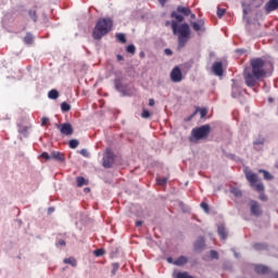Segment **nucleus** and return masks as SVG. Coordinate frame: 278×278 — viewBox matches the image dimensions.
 <instances>
[{"mask_svg": "<svg viewBox=\"0 0 278 278\" xmlns=\"http://www.w3.org/2000/svg\"><path fill=\"white\" fill-rule=\"evenodd\" d=\"M143 224H144V222H142V220H137V222H136V227H142Z\"/></svg>", "mask_w": 278, "mask_h": 278, "instance_id": "603ef678", "label": "nucleus"}, {"mask_svg": "<svg viewBox=\"0 0 278 278\" xmlns=\"http://www.w3.org/2000/svg\"><path fill=\"white\" fill-rule=\"evenodd\" d=\"M211 257H213V260H218V252L212 250L211 251Z\"/></svg>", "mask_w": 278, "mask_h": 278, "instance_id": "a18cd8bd", "label": "nucleus"}, {"mask_svg": "<svg viewBox=\"0 0 278 278\" xmlns=\"http://www.w3.org/2000/svg\"><path fill=\"white\" fill-rule=\"evenodd\" d=\"M200 206L202 207V210L205 212V214H210V205L205 202H202L200 204Z\"/></svg>", "mask_w": 278, "mask_h": 278, "instance_id": "f704fd0d", "label": "nucleus"}, {"mask_svg": "<svg viewBox=\"0 0 278 278\" xmlns=\"http://www.w3.org/2000/svg\"><path fill=\"white\" fill-rule=\"evenodd\" d=\"M126 51H127V53L135 55L136 54V46H134V45L127 46Z\"/></svg>", "mask_w": 278, "mask_h": 278, "instance_id": "7c9ffc66", "label": "nucleus"}, {"mask_svg": "<svg viewBox=\"0 0 278 278\" xmlns=\"http://www.w3.org/2000/svg\"><path fill=\"white\" fill-rule=\"evenodd\" d=\"M200 115H201V118H205V116H207V110L206 109H201L200 110Z\"/></svg>", "mask_w": 278, "mask_h": 278, "instance_id": "37998d69", "label": "nucleus"}, {"mask_svg": "<svg viewBox=\"0 0 278 278\" xmlns=\"http://www.w3.org/2000/svg\"><path fill=\"white\" fill-rule=\"evenodd\" d=\"M41 157H43V160H51V154L47 153V152H43L41 154Z\"/></svg>", "mask_w": 278, "mask_h": 278, "instance_id": "49530a36", "label": "nucleus"}, {"mask_svg": "<svg viewBox=\"0 0 278 278\" xmlns=\"http://www.w3.org/2000/svg\"><path fill=\"white\" fill-rule=\"evenodd\" d=\"M189 16L194 21V18H197V15H194L193 13L189 14Z\"/></svg>", "mask_w": 278, "mask_h": 278, "instance_id": "052dcab7", "label": "nucleus"}, {"mask_svg": "<svg viewBox=\"0 0 278 278\" xmlns=\"http://www.w3.org/2000/svg\"><path fill=\"white\" fill-rule=\"evenodd\" d=\"M93 255H96V257H101L102 255H105V250L103 249L94 250Z\"/></svg>", "mask_w": 278, "mask_h": 278, "instance_id": "473e14b6", "label": "nucleus"}, {"mask_svg": "<svg viewBox=\"0 0 278 278\" xmlns=\"http://www.w3.org/2000/svg\"><path fill=\"white\" fill-rule=\"evenodd\" d=\"M112 271H111V275L112 277H114V275H116V273L118 271V268H121V265L118 263H113L112 264Z\"/></svg>", "mask_w": 278, "mask_h": 278, "instance_id": "c756f323", "label": "nucleus"}, {"mask_svg": "<svg viewBox=\"0 0 278 278\" xmlns=\"http://www.w3.org/2000/svg\"><path fill=\"white\" fill-rule=\"evenodd\" d=\"M254 270L257 275H268V273H270V268L266 265H255Z\"/></svg>", "mask_w": 278, "mask_h": 278, "instance_id": "ddd939ff", "label": "nucleus"}, {"mask_svg": "<svg viewBox=\"0 0 278 278\" xmlns=\"http://www.w3.org/2000/svg\"><path fill=\"white\" fill-rule=\"evenodd\" d=\"M112 25H114V23L110 17L98 20L92 34L94 40H101L102 36L110 34L112 30Z\"/></svg>", "mask_w": 278, "mask_h": 278, "instance_id": "7ed1b4c3", "label": "nucleus"}, {"mask_svg": "<svg viewBox=\"0 0 278 278\" xmlns=\"http://www.w3.org/2000/svg\"><path fill=\"white\" fill-rule=\"evenodd\" d=\"M266 139L264 137H258L253 141L254 151H264V144Z\"/></svg>", "mask_w": 278, "mask_h": 278, "instance_id": "1a4fd4ad", "label": "nucleus"}, {"mask_svg": "<svg viewBox=\"0 0 278 278\" xmlns=\"http://www.w3.org/2000/svg\"><path fill=\"white\" fill-rule=\"evenodd\" d=\"M177 12H179L180 14H184V16H190L192 11L190 10V8L179 5L177 7Z\"/></svg>", "mask_w": 278, "mask_h": 278, "instance_id": "f3484780", "label": "nucleus"}, {"mask_svg": "<svg viewBox=\"0 0 278 278\" xmlns=\"http://www.w3.org/2000/svg\"><path fill=\"white\" fill-rule=\"evenodd\" d=\"M172 18H175L174 21L179 25V23H184V15L173 11L172 12Z\"/></svg>", "mask_w": 278, "mask_h": 278, "instance_id": "6ab92c4d", "label": "nucleus"}, {"mask_svg": "<svg viewBox=\"0 0 278 278\" xmlns=\"http://www.w3.org/2000/svg\"><path fill=\"white\" fill-rule=\"evenodd\" d=\"M188 264V258L186 256H179L174 261V266H186Z\"/></svg>", "mask_w": 278, "mask_h": 278, "instance_id": "dca6fc26", "label": "nucleus"}, {"mask_svg": "<svg viewBox=\"0 0 278 278\" xmlns=\"http://www.w3.org/2000/svg\"><path fill=\"white\" fill-rule=\"evenodd\" d=\"M203 247H205V239H203V237H200L195 243H194V248L195 249H203Z\"/></svg>", "mask_w": 278, "mask_h": 278, "instance_id": "4be33fe9", "label": "nucleus"}, {"mask_svg": "<svg viewBox=\"0 0 278 278\" xmlns=\"http://www.w3.org/2000/svg\"><path fill=\"white\" fill-rule=\"evenodd\" d=\"M77 147H79V140L77 139L70 140V149H77Z\"/></svg>", "mask_w": 278, "mask_h": 278, "instance_id": "c85d7f7f", "label": "nucleus"}, {"mask_svg": "<svg viewBox=\"0 0 278 278\" xmlns=\"http://www.w3.org/2000/svg\"><path fill=\"white\" fill-rule=\"evenodd\" d=\"M63 262L64 264H70V266H73V268H77V260H75L73 256L64 258Z\"/></svg>", "mask_w": 278, "mask_h": 278, "instance_id": "aec40b11", "label": "nucleus"}, {"mask_svg": "<svg viewBox=\"0 0 278 278\" xmlns=\"http://www.w3.org/2000/svg\"><path fill=\"white\" fill-rule=\"evenodd\" d=\"M18 131H20V134H25V131H29V127H27V126H20Z\"/></svg>", "mask_w": 278, "mask_h": 278, "instance_id": "a19ab883", "label": "nucleus"}, {"mask_svg": "<svg viewBox=\"0 0 278 278\" xmlns=\"http://www.w3.org/2000/svg\"><path fill=\"white\" fill-rule=\"evenodd\" d=\"M260 173H263L264 179H266L267 181H273L274 177L270 175V173H268L264 169H261Z\"/></svg>", "mask_w": 278, "mask_h": 278, "instance_id": "bb28decb", "label": "nucleus"}, {"mask_svg": "<svg viewBox=\"0 0 278 278\" xmlns=\"http://www.w3.org/2000/svg\"><path fill=\"white\" fill-rule=\"evenodd\" d=\"M165 55H173V50L165 49Z\"/></svg>", "mask_w": 278, "mask_h": 278, "instance_id": "3c124183", "label": "nucleus"}, {"mask_svg": "<svg viewBox=\"0 0 278 278\" xmlns=\"http://www.w3.org/2000/svg\"><path fill=\"white\" fill-rule=\"evenodd\" d=\"M231 193L236 197H242V191L238 188H232Z\"/></svg>", "mask_w": 278, "mask_h": 278, "instance_id": "e433bc0d", "label": "nucleus"}, {"mask_svg": "<svg viewBox=\"0 0 278 278\" xmlns=\"http://www.w3.org/2000/svg\"><path fill=\"white\" fill-rule=\"evenodd\" d=\"M61 110L62 112H71V104L66 102L61 103Z\"/></svg>", "mask_w": 278, "mask_h": 278, "instance_id": "2f4dec72", "label": "nucleus"}, {"mask_svg": "<svg viewBox=\"0 0 278 278\" xmlns=\"http://www.w3.org/2000/svg\"><path fill=\"white\" fill-rule=\"evenodd\" d=\"M250 212L252 216H262V206L255 200L250 201Z\"/></svg>", "mask_w": 278, "mask_h": 278, "instance_id": "6e6552de", "label": "nucleus"}, {"mask_svg": "<svg viewBox=\"0 0 278 278\" xmlns=\"http://www.w3.org/2000/svg\"><path fill=\"white\" fill-rule=\"evenodd\" d=\"M47 123H49V118H47V117H42L41 118V125H47Z\"/></svg>", "mask_w": 278, "mask_h": 278, "instance_id": "09e8293b", "label": "nucleus"}, {"mask_svg": "<svg viewBox=\"0 0 278 278\" xmlns=\"http://www.w3.org/2000/svg\"><path fill=\"white\" fill-rule=\"evenodd\" d=\"M167 262H168V264H175V261L173 260V257H168Z\"/></svg>", "mask_w": 278, "mask_h": 278, "instance_id": "13d9d810", "label": "nucleus"}, {"mask_svg": "<svg viewBox=\"0 0 278 278\" xmlns=\"http://www.w3.org/2000/svg\"><path fill=\"white\" fill-rule=\"evenodd\" d=\"M85 192L86 193L90 192V188H85Z\"/></svg>", "mask_w": 278, "mask_h": 278, "instance_id": "680f3d73", "label": "nucleus"}, {"mask_svg": "<svg viewBox=\"0 0 278 278\" xmlns=\"http://www.w3.org/2000/svg\"><path fill=\"white\" fill-rule=\"evenodd\" d=\"M49 99H58L60 97V92L56 89H52L48 93Z\"/></svg>", "mask_w": 278, "mask_h": 278, "instance_id": "b1692460", "label": "nucleus"}, {"mask_svg": "<svg viewBox=\"0 0 278 278\" xmlns=\"http://www.w3.org/2000/svg\"><path fill=\"white\" fill-rule=\"evenodd\" d=\"M80 155H83L84 157H89L90 153H88V150L83 149L80 150Z\"/></svg>", "mask_w": 278, "mask_h": 278, "instance_id": "c03bdc74", "label": "nucleus"}, {"mask_svg": "<svg viewBox=\"0 0 278 278\" xmlns=\"http://www.w3.org/2000/svg\"><path fill=\"white\" fill-rule=\"evenodd\" d=\"M51 160H54V162H60L61 164H64L66 162V156L62 152L53 151L51 152Z\"/></svg>", "mask_w": 278, "mask_h": 278, "instance_id": "9d476101", "label": "nucleus"}, {"mask_svg": "<svg viewBox=\"0 0 278 278\" xmlns=\"http://www.w3.org/2000/svg\"><path fill=\"white\" fill-rule=\"evenodd\" d=\"M255 190L256 192H264V185L263 184L255 185Z\"/></svg>", "mask_w": 278, "mask_h": 278, "instance_id": "ea45409f", "label": "nucleus"}, {"mask_svg": "<svg viewBox=\"0 0 278 278\" xmlns=\"http://www.w3.org/2000/svg\"><path fill=\"white\" fill-rule=\"evenodd\" d=\"M159 186H166L168 184V178H156Z\"/></svg>", "mask_w": 278, "mask_h": 278, "instance_id": "72a5a7b5", "label": "nucleus"}, {"mask_svg": "<svg viewBox=\"0 0 278 278\" xmlns=\"http://www.w3.org/2000/svg\"><path fill=\"white\" fill-rule=\"evenodd\" d=\"M269 101H273L271 98H269Z\"/></svg>", "mask_w": 278, "mask_h": 278, "instance_id": "0e129e2a", "label": "nucleus"}, {"mask_svg": "<svg viewBox=\"0 0 278 278\" xmlns=\"http://www.w3.org/2000/svg\"><path fill=\"white\" fill-rule=\"evenodd\" d=\"M191 25H192L194 31H201L203 25H205V22H203V20H200L198 22L191 23Z\"/></svg>", "mask_w": 278, "mask_h": 278, "instance_id": "a211bd4d", "label": "nucleus"}, {"mask_svg": "<svg viewBox=\"0 0 278 278\" xmlns=\"http://www.w3.org/2000/svg\"><path fill=\"white\" fill-rule=\"evenodd\" d=\"M141 118H151V112L147 111V109H143Z\"/></svg>", "mask_w": 278, "mask_h": 278, "instance_id": "c9c22d12", "label": "nucleus"}, {"mask_svg": "<svg viewBox=\"0 0 278 278\" xmlns=\"http://www.w3.org/2000/svg\"><path fill=\"white\" fill-rule=\"evenodd\" d=\"M212 131V127L210 125H203L198 128H193L191 130V138L190 142H197L198 140H204V138H207Z\"/></svg>", "mask_w": 278, "mask_h": 278, "instance_id": "20e7f679", "label": "nucleus"}, {"mask_svg": "<svg viewBox=\"0 0 278 278\" xmlns=\"http://www.w3.org/2000/svg\"><path fill=\"white\" fill-rule=\"evenodd\" d=\"M159 2L161 3V5H165L166 0H159Z\"/></svg>", "mask_w": 278, "mask_h": 278, "instance_id": "bf43d9fd", "label": "nucleus"}, {"mask_svg": "<svg viewBox=\"0 0 278 278\" xmlns=\"http://www.w3.org/2000/svg\"><path fill=\"white\" fill-rule=\"evenodd\" d=\"M260 199L261 201H268V198L264 193H261Z\"/></svg>", "mask_w": 278, "mask_h": 278, "instance_id": "8fccbe9b", "label": "nucleus"}, {"mask_svg": "<svg viewBox=\"0 0 278 278\" xmlns=\"http://www.w3.org/2000/svg\"><path fill=\"white\" fill-rule=\"evenodd\" d=\"M170 79L174 84H179L181 79H184V74L181 73V68L179 66H175L170 73Z\"/></svg>", "mask_w": 278, "mask_h": 278, "instance_id": "423d86ee", "label": "nucleus"}, {"mask_svg": "<svg viewBox=\"0 0 278 278\" xmlns=\"http://www.w3.org/2000/svg\"><path fill=\"white\" fill-rule=\"evenodd\" d=\"M266 12H275V10H278V0H269L265 4Z\"/></svg>", "mask_w": 278, "mask_h": 278, "instance_id": "f8f14e48", "label": "nucleus"}, {"mask_svg": "<svg viewBox=\"0 0 278 278\" xmlns=\"http://www.w3.org/2000/svg\"><path fill=\"white\" fill-rule=\"evenodd\" d=\"M114 152L111 149H106L102 159V166L104 168H112L114 166Z\"/></svg>", "mask_w": 278, "mask_h": 278, "instance_id": "39448f33", "label": "nucleus"}, {"mask_svg": "<svg viewBox=\"0 0 278 278\" xmlns=\"http://www.w3.org/2000/svg\"><path fill=\"white\" fill-rule=\"evenodd\" d=\"M149 105H150L151 108H153V105H155V100L150 99V100H149Z\"/></svg>", "mask_w": 278, "mask_h": 278, "instance_id": "864d4df0", "label": "nucleus"}, {"mask_svg": "<svg viewBox=\"0 0 278 278\" xmlns=\"http://www.w3.org/2000/svg\"><path fill=\"white\" fill-rule=\"evenodd\" d=\"M245 177L250 184H257V175L253 172L245 173Z\"/></svg>", "mask_w": 278, "mask_h": 278, "instance_id": "2eb2a0df", "label": "nucleus"}, {"mask_svg": "<svg viewBox=\"0 0 278 278\" xmlns=\"http://www.w3.org/2000/svg\"><path fill=\"white\" fill-rule=\"evenodd\" d=\"M55 212V208L54 207H49L48 208V214H53Z\"/></svg>", "mask_w": 278, "mask_h": 278, "instance_id": "5fc2aeb1", "label": "nucleus"}, {"mask_svg": "<svg viewBox=\"0 0 278 278\" xmlns=\"http://www.w3.org/2000/svg\"><path fill=\"white\" fill-rule=\"evenodd\" d=\"M115 88L118 92H125V88L123 87V83L121 80H115Z\"/></svg>", "mask_w": 278, "mask_h": 278, "instance_id": "cd10ccee", "label": "nucleus"}, {"mask_svg": "<svg viewBox=\"0 0 278 278\" xmlns=\"http://www.w3.org/2000/svg\"><path fill=\"white\" fill-rule=\"evenodd\" d=\"M55 127L60 129L61 134H64V136H73V125L70 123L64 124H56Z\"/></svg>", "mask_w": 278, "mask_h": 278, "instance_id": "0eeeda50", "label": "nucleus"}, {"mask_svg": "<svg viewBox=\"0 0 278 278\" xmlns=\"http://www.w3.org/2000/svg\"><path fill=\"white\" fill-rule=\"evenodd\" d=\"M247 14H249V11L247 9H243V18H247Z\"/></svg>", "mask_w": 278, "mask_h": 278, "instance_id": "4d7b16f0", "label": "nucleus"}, {"mask_svg": "<svg viewBox=\"0 0 278 278\" xmlns=\"http://www.w3.org/2000/svg\"><path fill=\"white\" fill-rule=\"evenodd\" d=\"M218 235L222 237L223 240H227V229H225V226L218 227Z\"/></svg>", "mask_w": 278, "mask_h": 278, "instance_id": "5701e85b", "label": "nucleus"}, {"mask_svg": "<svg viewBox=\"0 0 278 278\" xmlns=\"http://www.w3.org/2000/svg\"><path fill=\"white\" fill-rule=\"evenodd\" d=\"M274 278H278V273H276V274L274 275Z\"/></svg>", "mask_w": 278, "mask_h": 278, "instance_id": "e2e57ef3", "label": "nucleus"}, {"mask_svg": "<svg viewBox=\"0 0 278 278\" xmlns=\"http://www.w3.org/2000/svg\"><path fill=\"white\" fill-rule=\"evenodd\" d=\"M124 58L121 54H117V62H123Z\"/></svg>", "mask_w": 278, "mask_h": 278, "instance_id": "6e6d98bb", "label": "nucleus"}, {"mask_svg": "<svg viewBox=\"0 0 278 278\" xmlns=\"http://www.w3.org/2000/svg\"><path fill=\"white\" fill-rule=\"evenodd\" d=\"M56 247H66V241H64V240H59L58 242H56Z\"/></svg>", "mask_w": 278, "mask_h": 278, "instance_id": "de8ad7c7", "label": "nucleus"}, {"mask_svg": "<svg viewBox=\"0 0 278 278\" xmlns=\"http://www.w3.org/2000/svg\"><path fill=\"white\" fill-rule=\"evenodd\" d=\"M170 25L174 36L178 38V49H184L191 38L190 25L188 23L179 25L175 21H172Z\"/></svg>", "mask_w": 278, "mask_h": 278, "instance_id": "f03ea898", "label": "nucleus"}, {"mask_svg": "<svg viewBox=\"0 0 278 278\" xmlns=\"http://www.w3.org/2000/svg\"><path fill=\"white\" fill-rule=\"evenodd\" d=\"M24 42H25V45H31V42H34V36H31V34L27 33L26 36L24 37Z\"/></svg>", "mask_w": 278, "mask_h": 278, "instance_id": "393cba45", "label": "nucleus"}, {"mask_svg": "<svg viewBox=\"0 0 278 278\" xmlns=\"http://www.w3.org/2000/svg\"><path fill=\"white\" fill-rule=\"evenodd\" d=\"M116 39L122 42L123 45H125V42H127V38L125 37V34L123 33H118L116 34Z\"/></svg>", "mask_w": 278, "mask_h": 278, "instance_id": "a878e982", "label": "nucleus"}, {"mask_svg": "<svg viewBox=\"0 0 278 278\" xmlns=\"http://www.w3.org/2000/svg\"><path fill=\"white\" fill-rule=\"evenodd\" d=\"M254 249H255V251H264V249H266V245H264L262 243H255Z\"/></svg>", "mask_w": 278, "mask_h": 278, "instance_id": "4c0bfd02", "label": "nucleus"}, {"mask_svg": "<svg viewBox=\"0 0 278 278\" xmlns=\"http://www.w3.org/2000/svg\"><path fill=\"white\" fill-rule=\"evenodd\" d=\"M242 94V90L240 89V85L238 83L233 81L232 84V91H231V97L232 99H238Z\"/></svg>", "mask_w": 278, "mask_h": 278, "instance_id": "4468645a", "label": "nucleus"}, {"mask_svg": "<svg viewBox=\"0 0 278 278\" xmlns=\"http://www.w3.org/2000/svg\"><path fill=\"white\" fill-rule=\"evenodd\" d=\"M225 12H227V10L217 8V16L219 18H223V16H225Z\"/></svg>", "mask_w": 278, "mask_h": 278, "instance_id": "58836bf2", "label": "nucleus"}, {"mask_svg": "<svg viewBox=\"0 0 278 278\" xmlns=\"http://www.w3.org/2000/svg\"><path fill=\"white\" fill-rule=\"evenodd\" d=\"M28 14H29L30 18H33V21L36 23V21H37L36 11H29Z\"/></svg>", "mask_w": 278, "mask_h": 278, "instance_id": "79ce46f5", "label": "nucleus"}, {"mask_svg": "<svg viewBox=\"0 0 278 278\" xmlns=\"http://www.w3.org/2000/svg\"><path fill=\"white\" fill-rule=\"evenodd\" d=\"M212 71L217 77H223V62H215L212 66Z\"/></svg>", "mask_w": 278, "mask_h": 278, "instance_id": "9b49d317", "label": "nucleus"}, {"mask_svg": "<svg viewBox=\"0 0 278 278\" xmlns=\"http://www.w3.org/2000/svg\"><path fill=\"white\" fill-rule=\"evenodd\" d=\"M274 71L273 62L262 58L250 60V66L243 71V78L248 88H255L264 77H268Z\"/></svg>", "mask_w": 278, "mask_h": 278, "instance_id": "f257e3e1", "label": "nucleus"}, {"mask_svg": "<svg viewBox=\"0 0 278 278\" xmlns=\"http://www.w3.org/2000/svg\"><path fill=\"white\" fill-rule=\"evenodd\" d=\"M76 184L78 188H81L83 186H88V180L81 176L76 178Z\"/></svg>", "mask_w": 278, "mask_h": 278, "instance_id": "412c9836", "label": "nucleus"}]
</instances>
